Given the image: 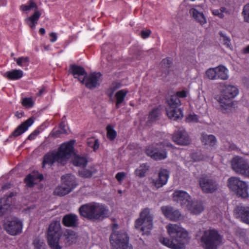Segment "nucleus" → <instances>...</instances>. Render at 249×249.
<instances>
[{
	"mask_svg": "<svg viewBox=\"0 0 249 249\" xmlns=\"http://www.w3.org/2000/svg\"><path fill=\"white\" fill-rule=\"evenodd\" d=\"M87 145L92 148L94 151H96L99 147V142L98 139H94L93 138L88 139Z\"/></svg>",
	"mask_w": 249,
	"mask_h": 249,
	"instance_id": "58836bf2",
	"label": "nucleus"
},
{
	"mask_svg": "<svg viewBox=\"0 0 249 249\" xmlns=\"http://www.w3.org/2000/svg\"><path fill=\"white\" fill-rule=\"evenodd\" d=\"M186 122L187 123L196 124L201 123L199 121V118L194 113H191L186 118Z\"/></svg>",
	"mask_w": 249,
	"mask_h": 249,
	"instance_id": "a19ab883",
	"label": "nucleus"
},
{
	"mask_svg": "<svg viewBox=\"0 0 249 249\" xmlns=\"http://www.w3.org/2000/svg\"><path fill=\"white\" fill-rule=\"evenodd\" d=\"M23 72L20 70H12L4 73L3 76L11 80H16L23 76Z\"/></svg>",
	"mask_w": 249,
	"mask_h": 249,
	"instance_id": "bb28decb",
	"label": "nucleus"
},
{
	"mask_svg": "<svg viewBox=\"0 0 249 249\" xmlns=\"http://www.w3.org/2000/svg\"><path fill=\"white\" fill-rule=\"evenodd\" d=\"M149 166L147 163H142L136 169L135 171V174L140 178H143L145 176L146 172L149 169Z\"/></svg>",
	"mask_w": 249,
	"mask_h": 249,
	"instance_id": "473e14b6",
	"label": "nucleus"
},
{
	"mask_svg": "<svg viewBox=\"0 0 249 249\" xmlns=\"http://www.w3.org/2000/svg\"><path fill=\"white\" fill-rule=\"evenodd\" d=\"M33 8L36 9L37 6L32 0H29L27 5H22L20 6V9L23 11H28Z\"/></svg>",
	"mask_w": 249,
	"mask_h": 249,
	"instance_id": "a18cd8bd",
	"label": "nucleus"
},
{
	"mask_svg": "<svg viewBox=\"0 0 249 249\" xmlns=\"http://www.w3.org/2000/svg\"><path fill=\"white\" fill-rule=\"evenodd\" d=\"M145 153L148 156L156 160H161L167 158V151L165 149L159 150L157 147L153 145L149 146L145 150Z\"/></svg>",
	"mask_w": 249,
	"mask_h": 249,
	"instance_id": "2eb2a0df",
	"label": "nucleus"
},
{
	"mask_svg": "<svg viewBox=\"0 0 249 249\" xmlns=\"http://www.w3.org/2000/svg\"><path fill=\"white\" fill-rule=\"evenodd\" d=\"M216 67L213 68H210L208 69L206 71V76L210 80H216L217 79V74H216Z\"/></svg>",
	"mask_w": 249,
	"mask_h": 249,
	"instance_id": "37998d69",
	"label": "nucleus"
},
{
	"mask_svg": "<svg viewBox=\"0 0 249 249\" xmlns=\"http://www.w3.org/2000/svg\"><path fill=\"white\" fill-rule=\"evenodd\" d=\"M3 227L7 233L15 236L21 233L23 223L17 217L8 218L4 222Z\"/></svg>",
	"mask_w": 249,
	"mask_h": 249,
	"instance_id": "9d476101",
	"label": "nucleus"
},
{
	"mask_svg": "<svg viewBox=\"0 0 249 249\" xmlns=\"http://www.w3.org/2000/svg\"><path fill=\"white\" fill-rule=\"evenodd\" d=\"M243 14L245 20L249 22V3L244 6Z\"/></svg>",
	"mask_w": 249,
	"mask_h": 249,
	"instance_id": "3c124183",
	"label": "nucleus"
},
{
	"mask_svg": "<svg viewBox=\"0 0 249 249\" xmlns=\"http://www.w3.org/2000/svg\"><path fill=\"white\" fill-rule=\"evenodd\" d=\"M23 112L21 111V112H19V111H17L16 113H15V116L18 118H20L22 115H23Z\"/></svg>",
	"mask_w": 249,
	"mask_h": 249,
	"instance_id": "0e129e2a",
	"label": "nucleus"
},
{
	"mask_svg": "<svg viewBox=\"0 0 249 249\" xmlns=\"http://www.w3.org/2000/svg\"><path fill=\"white\" fill-rule=\"evenodd\" d=\"M169 107L166 109L168 118L174 121L180 120L183 117L182 110L179 108L181 102L176 96H171L169 101Z\"/></svg>",
	"mask_w": 249,
	"mask_h": 249,
	"instance_id": "1a4fd4ad",
	"label": "nucleus"
},
{
	"mask_svg": "<svg viewBox=\"0 0 249 249\" xmlns=\"http://www.w3.org/2000/svg\"><path fill=\"white\" fill-rule=\"evenodd\" d=\"M226 9L224 7L218 9L212 10V13L213 15L218 17L219 18H223L224 16V13L225 12Z\"/></svg>",
	"mask_w": 249,
	"mask_h": 249,
	"instance_id": "8fccbe9b",
	"label": "nucleus"
},
{
	"mask_svg": "<svg viewBox=\"0 0 249 249\" xmlns=\"http://www.w3.org/2000/svg\"><path fill=\"white\" fill-rule=\"evenodd\" d=\"M200 140L203 145L206 148H210L211 150L215 148L217 144L216 137L213 135H208L205 133H202Z\"/></svg>",
	"mask_w": 249,
	"mask_h": 249,
	"instance_id": "aec40b11",
	"label": "nucleus"
},
{
	"mask_svg": "<svg viewBox=\"0 0 249 249\" xmlns=\"http://www.w3.org/2000/svg\"><path fill=\"white\" fill-rule=\"evenodd\" d=\"M33 245L34 249H41L42 248H44V247L45 246V243L38 238H36L34 240Z\"/></svg>",
	"mask_w": 249,
	"mask_h": 249,
	"instance_id": "de8ad7c7",
	"label": "nucleus"
},
{
	"mask_svg": "<svg viewBox=\"0 0 249 249\" xmlns=\"http://www.w3.org/2000/svg\"><path fill=\"white\" fill-rule=\"evenodd\" d=\"M34 180L31 174H29L27 175L25 179L24 182L26 183V185L29 187H33L35 185Z\"/></svg>",
	"mask_w": 249,
	"mask_h": 249,
	"instance_id": "09e8293b",
	"label": "nucleus"
},
{
	"mask_svg": "<svg viewBox=\"0 0 249 249\" xmlns=\"http://www.w3.org/2000/svg\"><path fill=\"white\" fill-rule=\"evenodd\" d=\"M3 201H5V199L4 198H1L0 199V214H3V213L2 212V206H3V205H2V203ZM3 205L4 206L5 205L3 204Z\"/></svg>",
	"mask_w": 249,
	"mask_h": 249,
	"instance_id": "e2e57ef3",
	"label": "nucleus"
},
{
	"mask_svg": "<svg viewBox=\"0 0 249 249\" xmlns=\"http://www.w3.org/2000/svg\"><path fill=\"white\" fill-rule=\"evenodd\" d=\"M189 93L188 90H182L181 91H178L175 95H172L171 96H176L178 99L179 98H185L187 97Z\"/></svg>",
	"mask_w": 249,
	"mask_h": 249,
	"instance_id": "603ef678",
	"label": "nucleus"
},
{
	"mask_svg": "<svg viewBox=\"0 0 249 249\" xmlns=\"http://www.w3.org/2000/svg\"><path fill=\"white\" fill-rule=\"evenodd\" d=\"M31 125H19L9 136V139L16 138L27 130L28 127Z\"/></svg>",
	"mask_w": 249,
	"mask_h": 249,
	"instance_id": "e433bc0d",
	"label": "nucleus"
},
{
	"mask_svg": "<svg viewBox=\"0 0 249 249\" xmlns=\"http://www.w3.org/2000/svg\"><path fill=\"white\" fill-rule=\"evenodd\" d=\"M173 141L177 144L186 145L190 143V139L185 130L175 132L172 137Z\"/></svg>",
	"mask_w": 249,
	"mask_h": 249,
	"instance_id": "a211bd4d",
	"label": "nucleus"
},
{
	"mask_svg": "<svg viewBox=\"0 0 249 249\" xmlns=\"http://www.w3.org/2000/svg\"><path fill=\"white\" fill-rule=\"evenodd\" d=\"M237 217L240 218L243 222L249 224V207L237 206L234 210Z\"/></svg>",
	"mask_w": 249,
	"mask_h": 249,
	"instance_id": "412c9836",
	"label": "nucleus"
},
{
	"mask_svg": "<svg viewBox=\"0 0 249 249\" xmlns=\"http://www.w3.org/2000/svg\"><path fill=\"white\" fill-rule=\"evenodd\" d=\"M230 148L231 150H235L238 149L237 146L235 144H231L230 146Z\"/></svg>",
	"mask_w": 249,
	"mask_h": 249,
	"instance_id": "69168bd1",
	"label": "nucleus"
},
{
	"mask_svg": "<svg viewBox=\"0 0 249 249\" xmlns=\"http://www.w3.org/2000/svg\"><path fill=\"white\" fill-rule=\"evenodd\" d=\"M190 158L194 161H199L205 159L204 155L200 152H193L190 155Z\"/></svg>",
	"mask_w": 249,
	"mask_h": 249,
	"instance_id": "c03bdc74",
	"label": "nucleus"
},
{
	"mask_svg": "<svg viewBox=\"0 0 249 249\" xmlns=\"http://www.w3.org/2000/svg\"><path fill=\"white\" fill-rule=\"evenodd\" d=\"M221 241V236L214 229L205 231L201 238V242L205 249H217Z\"/></svg>",
	"mask_w": 249,
	"mask_h": 249,
	"instance_id": "6e6552de",
	"label": "nucleus"
},
{
	"mask_svg": "<svg viewBox=\"0 0 249 249\" xmlns=\"http://www.w3.org/2000/svg\"><path fill=\"white\" fill-rule=\"evenodd\" d=\"M73 231L69 230L67 231L66 233H65V236H66V239L68 241V239L71 237V236L73 235Z\"/></svg>",
	"mask_w": 249,
	"mask_h": 249,
	"instance_id": "680f3d73",
	"label": "nucleus"
},
{
	"mask_svg": "<svg viewBox=\"0 0 249 249\" xmlns=\"http://www.w3.org/2000/svg\"><path fill=\"white\" fill-rule=\"evenodd\" d=\"M31 174L35 181L37 179L41 181L44 178L43 175L40 174L38 171H34Z\"/></svg>",
	"mask_w": 249,
	"mask_h": 249,
	"instance_id": "864d4df0",
	"label": "nucleus"
},
{
	"mask_svg": "<svg viewBox=\"0 0 249 249\" xmlns=\"http://www.w3.org/2000/svg\"><path fill=\"white\" fill-rule=\"evenodd\" d=\"M166 228L170 239L160 237L159 241L163 245L171 249H181L189 242L188 231L179 225L169 224Z\"/></svg>",
	"mask_w": 249,
	"mask_h": 249,
	"instance_id": "f257e3e1",
	"label": "nucleus"
},
{
	"mask_svg": "<svg viewBox=\"0 0 249 249\" xmlns=\"http://www.w3.org/2000/svg\"><path fill=\"white\" fill-rule=\"evenodd\" d=\"M40 16V12L37 10H36L33 15L25 19V22L31 28L35 29Z\"/></svg>",
	"mask_w": 249,
	"mask_h": 249,
	"instance_id": "a878e982",
	"label": "nucleus"
},
{
	"mask_svg": "<svg viewBox=\"0 0 249 249\" xmlns=\"http://www.w3.org/2000/svg\"><path fill=\"white\" fill-rule=\"evenodd\" d=\"M161 211L164 216L170 220L177 221L180 216V212L177 210L174 209L170 206H163L160 208Z\"/></svg>",
	"mask_w": 249,
	"mask_h": 249,
	"instance_id": "f3484780",
	"label": "nucleus"
},
{
	"mask_svg": "<svg viewBox=\"0 0 249 249\" xmlns=\"http://www.w3.org/2000/svg\"><path fill=\"white\" fill-rule=\"evenodd\" d=\"M151 33V31L149 30H147L146 31H142L141 32V36L142 38H147L150 35Z\"/></svg>",
	"mask_w": 249,
	"mask_h": 249,
	"instance_id": "13d9d810",
	"label": "nucleus"
},
{
	"mask_svg": "<svg viewBox=\"0 0 249 249\" xmlns=\"http://www.w3.org/2000/svg\"><path fill=\"white\" fill-rule=\"evenodd\" d=\"M71 192V189L67 188L62 183L61 185L56 187L53 192L54 195L60 196H65Z\"/></svg>",
	"mask_w": 249,
	"mask_h": 249,
	"instance_id": "c9c22d12",
	"label": "nucleus"
},
{
	"mask_svg": "<svg viewBox=\"0 0 249 249\" xmlns=\"http://www.w3.org/2000/svg\"><path fill=\"white\" fill-rule=\"evenodd\" d=\"M219 40L220 43L224 45L227 49H228L230 50H232L233 46L232 45L230 36L222 32H219Z\"/></svg>",
	"mask_w": 249,
	"mask_h": 249,
	"instance_id": "7c9ffc66",
	"label": "nucleus"
},
{
	"mask_svg": "<svg viewBox=\"0 0 249 249\" xmlns=\"http://www.w3.org/2000/svg\"><path fill=\"white\" fill-rule=\"evenodd\" d=\"M128 92V91L125 89H121L116 92L115 97L116 100V106L117 108H119L120 104L124 101L125 97Z\"/></svg>",
	"mask_w": 249,
	"mask_h": 249,
	"instance_id": "2f4dec72",
	"label": "nucleus"
},
{
	"mask_svg": "<svg viewBox=\"0 0 249 249\" xmlns=\"http://www.w3.org/2000/svg\"><path fill=\"white\" fill-rule=\"evenodd\" d=\"M63 225L66 227L75 228L79 224V218L77 215L70 213L65 215L62 220Z\"/></svg>",
	"mask_w": 249,
	"mask_h": 249,
	"instance_id": "6ab92c4d",
	"label": "nucleus"
},
{
	"mask_svg": "<svg viewBox=\"0 0 249 249\" xmlns=\"http://www.w3.org/2000/svg\"><path fill=\"white\" fill-rule=\"evenodd\" d=\"M101 82V74L99 72L91 73L86 75L82 83L89 89H94L99 85Z\"/></svg>",
	"mask_w": 249,
	"mask_h": 249,
	"instance_id": "ddd939ff",
	"label": "nucleus"
},
{
	"mask_svg": "<svg viewBox=\"0 0 249 249\" xmlns=\"http://www.w3.org/2000/svg\"><path fill=\"white\" fill-rule=\"evenodd\" d=\"M97 172V170L94 167H91L89 169H83L79 171L78 173L80 177L84 178H90L93 174Z\"/></svg>",
	"mask_w": 249,
	"mask_h": 249,
	"instance_id": "f704fd0d",
	"label": "nucleus"
},
{
	"mask_svg": "<svg viewBox=\"0 0 249 249\" xmlns=\"http://www.w3.org/2000/svg\"><path fill=\"white\" fill-rule=\"evenodd\" d=\"M108 209L99 203H88L79 208L80 214L89 220H100L107 216Z\"/></svg>",
	"mask_w": 249,
	"mask_h": 249,
	"instance_id": "20e7f679",
	"label": "nucleus"
},
{
	"mask_svg": "<svg viewBox=\"0 0 249 249\" xmlns=\"http://www.w3.org/2000/svg\"><path fill=\"white\" fill-rule=\"evenodd\" d=\"M62 184L72 191L77 185L75 178L71 174L62 176L61 177Z\"/></svg>",
	"mask_w": 249,
	"mask_h": 249,
	"instance_id": "5701e85b",
	"label": "nucleus"
},
{
	"mask_svg": "<svg viewBox=\"0 0 249 249\" xmlns=\"http://www.w3.org/2000/svg\"><path fill=\"white\" fill-rule=\"evenodd\" d=\"M231 166L236 173L249 178V164L245 159L239 156L234 157L231 160Z\"/></svg>",
	"mask_w": 249,
	"mask_h": 249,
	"instance_id": "9b49d317",
	"label": "nucleus"
},
{
	"mask_svg": "<svg viewBox=\"0 0 249 249\" xmlns=\"http://www.w3.org/2000/svg\"><path fill=\"white\" fill-rule=\"evenodd\" d=\"M244 187L241 186L240 184H239V188L237 190H235L234 192H235L237 195L239 196L246 198L248 197V185L247 183L244 182ZM242 186H243L242 185Z\"/></svg>",
	"mask_w": 249,
	"mask_h": 249,
	"instance_id": "4c0bfd02",
	"label": "nucleus"
},
{
	"mask_svg": "<svg viewBox=\"0 0 249 249\" xmlns=\"http://www.w3.org/2000/svg\"><path fill=\"white\" fill-rule=\"evenodd\" d=\"M169 175V171L167 169L161 168L158 174V178L152 180L153 185L156 189L162 187L167 183Z\"/></svg>",
	"mask_w": 249,
	"mask_h": 249,
	"instance_id": "dca6fc26",
	"label": "nucleus"
},
{
	"mask_svg": "<svg viewBox=\"0 0 249 249\" xmlns=\"http://www.w3.org/2000/svg\"><path fill=\"white\" fill-rule=\"evenodd\" d=\"M121 87V84L119 83H113L112 85L110 86V89L112 90V92L111 93L110 96L112 94L113 91L115 90L116 89L120 88Z\"/></svg>",
	"mask_w": 249,
	"mask_h": 249,
	"instance_id": "4d7b16f0",
	"label": "nucleus"
},
{
	"mask_svg": "<svg viewBox=\"0 0 249 249\" xmlns=\"http://www.w3.org/2000/svg\"><path fill=\"white\" fill-rule=\"evenodd\" d=\"M198 7L202 8L201 5L196 6V7L190 9V13L196 22L201 25H203L207 23V18L203 12L198 11Z\"/></svg>",
	"mask_w": 249,
	"mask_h": 249,
	"instance_id": "4be33fe9",
	"label": "nucleus"
},
{
	"mask_svg": "<svg viewBox=\"0 0 249 249\" xmlns=\"http://www.w3.org/2000/svg\"><path fill=\"white\" fill-rule=\"evenodd\" d=\"M35 119L36 118L34 117H32L26 120L24 123L22 124H32L35 122Z\"/></svg>",
	"mask_w": 249,
	"mask_h": 249,
	"instance_id": "bf43d9fd",
	"label": "nucleus"
},
{
	"mask_svg": "<svg viewBox=\"0 0 249 249\" xmlns=\"http://www.w3.org/2000/svg\"><path fill=\"white\" fill-rule=\"evenodd\" d=\"M74 166L80 167H85L87 164L88 160L86 157L76 155L72 161Z\"/></svg>",
	"mask_w": 249,
	"mask_h": 249,
	"instance_id": "72a5a7b5",
	"label": "nucleus"
},
{
	"mask_svg": "<svg viewBox=\"0 0 249 249\" xmlns=\"http://www.w3.org/2000/svg\"><path fill=\"white\" fill-rule=\"evenodd\" d=\"M153 226V216L150 214V210L146 208L140 213V217L135 222V227L140 230L142 234H148L150 233Z\"/></svg>",
	"mask_w": 249,
	"mask_h": 249,
	"instance_id": "0eeeda50",
	"label": "nucleus"
},
{
	"mask_svg": "<svg viewBox=\"0 0 249 249\" xmlns=\"http://www.w3.org/2000/svg\"><path fill=\"white\" fill-rule=\"evenodd\" d=\"M62 235L59 221H53L50 224L47 231L48 245L52 249H61L59 241Z\"/></svg>",
	"mask_w": 249,
	"mask_h": 249,
	"instance_id": "423d86ee",
	"label": "nucleus"
},
{
	"mask_svg": "<svg viewBox=\"0 0 249 249\" xmlns=\"http://www.w3.org/2000/svg\"><path fill=\"white\" fill-rule=\"evenodd\" d=\"M39 133L40 131L38 129L35 130L28 136L27 139L30 141L34 140Z\"/></svg>",
	"mask_w": 249,
	"mask_h": 249,
	"instance_id": "5fc2aeb1",
	"label": "nucleus"
},
{
	"mask_svg": "<svg viewBox=\"0 0 249 249\" xmlns=\"http://www.w3.org/2000/svg\"><path fill=\"white\" fill-rule=\"evenodd\" d=\"M44 90H45V89H44V88H42V89H39V91H38V93L37 94V95L38 96H41V95L43 93V92H44Z\"/></svg>",
	"mask_w": 249,
	"mask_h": 249,
	"instance_id": "338daca9",
	"label": "nucleus"
},
{
	"mask_svg": "<svg viewBox=\"0 0 249 249\" xmlns=\"http://www.w3.org/2000/svg\"><path fill=\"white\" fill-rule=\"evenodd\" d=\"M17 65L20 67L28 66L29 65V58L28 57H20L18 58H14Z\"/></svg>",
	"mask_w": 249,
	"mask_h": 249,
	"instance_id": "ea45409f",
	"label": "nucleus"
},
{
	"mask_svg": "<svg viewBox=\"0 0 249 249\" xmlns=\"http://www.w3.org/2000/svg\"><path fill=\"white\" fill-rule=\"evenodd\" d=\"M125 176L124 172H119L116 175L115 178L119 182L122 181Z\"/></svg>",
	"mask_w": 249,
	"mask_h": 249,
	"instance_id": "6e6d98bb",
	"label": "nucleus"
},
{
	"mask_svg": "<svg viewBox=\"0 0 249 249\" xmlns=\"http://www.w3.org/2000/svg\"><path fill=\"white\" fill-rule=\"evenodd\" d=\"M191 213L194 214H199L204 210L202 203L197 201H191L189 204L185 207Z\"/></svg>",
	"mask_w": 249,
	"mask_h": 249,
	"instance_id": "393cba45",
	"label": "nucleus"
},
{
	"mask_svg": "<svg viewBox=\"0 0 249 249\" xmlns=\"http://www.w3.org/2000/svg\"><path fill=\"white\" fill-rule=\"evenodd\" d=\"M113 125H107V137L110 140L113 141L117 136L116 131L113 129Z\"/></svg>",
	"mask_w": 249,
	"mask_h": 249,
	"instance_id": "79ce46f5",
	"label": "nucleus"
},
{
	"mask_svg": "<svg viewBox=\"0 0 249 249\" xmlns=\"http://www.w3.org/2000/svg\"><path fill=\"white\" fill-rule=\"evenodd\" d=\"M239 184H240L242 186L243 185V187H244V181H242L239 179L237 177H231L229 178L228 180V185L229 188L234 191L235 190H237L239 188Z\"/></svg>",
	"mask_w": 249,
	"mask_h": 249,
	"instance_id": "c85d7f7f",
	"label": "nucleus"
},
{
	"mask_svg": "<svg viewBox=\"0 0 249 249\" xmlns=\"http://www.w3.org/2000/svg\"><path fill=\"white\" fill-rule=\"evenodd\" d=\"M243 52L246 53H249V45L244 49Z\"/></svg>",
	"mask_w": 249,
	"mask_h": 249,
	"instance_id": "774afa93",
	"label": "nucleus"
},
{
	"mask_svg": "<svg viewBox=\"0 0 249 249\" xmlns=\"http://www.w3.org/2000/svg\"><path fill=\"white\" fill-rule=\"evenodd\" d=\"M70 71L73 75L75 78H77L78 80L82 83L84 81L87 73L83 67L72 65L70 69Z\"/></svg>",
	"mask_w": 249,
	"mask_h": 249,
	"instance_id": "b1692460",
	"label": "nucleus"
},
{
	"mask_svg": "<svg viewBox=\"0 0 249 249\" xmlns=\"http://www.w3.org/2000/svg\"><path fill=\"white\" fill-rule=\"evenodd\" d=\"M199 184L202 191L205 193H213L218 188L217 182L211 177L203 176L199 179Z\"/></svg>",
	"mask_w": 249,
	"mask_h": 249,
	"instance_id": "f8f14e48",
	"label": "nucleus"
},
{
	"mask_svg": "<svg viewBox=\"0 0 249 249\" xmlns=\"http://www.w3.org/2000/svg\"><path fill=\"white\" fill-rule=\"evenodd\" d=\"M161 115V110L159 107L153 109L149 113L147 118V123H156Z\"/></svg>",
	"mask_w": 249,
	"mask_h": 249,
	"instance_id": "cd10ccee",
	"label": "nucleus"
},
{
	"mask_svg": "<svg viewBox=\"0 0 249 249\" xmlns=\"http://www.w3.org/2000/svg\"><path fill=\"white\" fill-rule=\"evenodd\" d=\"M217 89L219 93L215 94L214 98L218 103L221 111L229 113L232 108L231 100L239 94V89L235 85L223 82L219 84Z\"/></svg>",
	"mask_w": 249,
	"mask_h": 249,
	"instance_id": "f03ea898",
	"label": "nucleus"
},
{
	"mask_svg": "<svg viewBox=\"0 0 249 249\" xmlns=\"http://www.w3.org/2000/svg\"><path fill=\"white\" fill-rule=\"evenodd\" d=\"M118 225L113 223L111 226L112 232L109 240L111 244L115 249H131L129 245V237L127 234L123 231H116Z\"/></svg>",
	"mask_w": 249,
	"mask_h": 249,
	"instance_id": "39448f33",
	"label": "nucleus"
},
{
	"mask_svg": "<svg viewBox=\"0 0 249 249\" xmlns=\"http://www.w3.org/2000/svg\"><path fill=\"white\" fill-rule=\"evenodd\" d=\"M22 105L26 108H31L33 107L34 102L31 98H24L22 100Z\"/></svg>",
	"mask_w": 249,
	"mask_h": 249,
	"instance_id": "49530a36",
	"label": "nucleus"
},
{
	"mask_svg": "<svg viewBox=\"0 0 249 249\" xmlns=\"http://www.w3.org/2000/svg\"><path fill=\"white\" fill-rule=\"evenodd\" d=\"M173 199L183 208H185L191 201V197L188 193L186 191L178 190H175L173 193Z\"/></svg>",
	"mask_w": 249,
	"mask_h": 249,
	"instance_id": "4468645a",
	"label": "nucleus"
},
{
	"mask_svg": "<svg viewBox=\"0 0 249 249\" xmlns=\"http://www.w3.org/2000/svg\"><path fill=\"white\" fill-rule=\"evenodd\" d=\"M50 37H51V39H50V41L52 42H54L55 41H56L57 39V35L55 33H51L50 34Z\"/></svg>",
	"mask_w": 249,
	"mask_h": 249,
	"instance_id": "052dcab7",
	"label": "nucleus"
},
{
	"mask_svg": "<svg viewBox=\"0 0 249 249\" xmlns=\"http://www.w3.org/2000/svg\"><path fill=\"white\" fill-rule=\"evenodd\" d=\"M217 79L226 80L229 77V70L224 66L220 65L216 67Z\"/></svg>",
	"mask_w": 249,
	"mask_h": 249,
	"instance_id": "c756f323",
	"label": "nucleus"
},
{
	"mask_svg": "<svg viewBox=\"0 0 249 249\" xmlns=\"http://www.w3.org/2000/svg\"><path fill=\"white\" fill-rule=\"evenodd\" d=\"M75 142V140H70L61 144L56 152L46 154L43 157V166L45 164L52 165L56 161L61 164H65L70 157L74 153Z\"/></svg>",
	"mask_w": 249,
	"mask_h": 249,
	"instance_id": "7ed1b4c3",
	"label": "nucleus"
}]
</instances>
